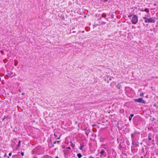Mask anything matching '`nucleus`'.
<instances>
[{
    "instance_id": "19",
    "label": "nucleus",
    "mask_w": 158,
    "mask_h": 158,
    "mask_svg": "<svg viewBox=\"0 0 158 158\" xmlns=\"http://www.w3.org/2000/svg\"><path fill=\"white\" fill-rule=\"evenodd\" d=\"M97 126V124H93V125H92V127H94V126Z\"/></svg>"
},
{
    "instance_id": "7",
    "label": "nucleus",
    "mask_w": 158,
    "mask_h": 158,
    "mask_svg": "<svg viewBox=\"0 0 158 158\" xmlns=\"http://www.w3.org/2000/svg\"><path fill=\"white\" fill-rule=\"evenodd\" d=\"M106 78H107V79L108 80V79H109V80L110 81H111V77H109L108 76H106V78H105V79H104L105 81H106Z\"/></svg>"
},
{
    "instance_id": "26",
    "label": "nucleus",
    "mask_w": 158,
    "mask_h": 158,
    "mask_svg": "<svg viewBox=\"0 0 158 158\" xmlns=\"http://www.w3.org/2000/svg\"><path fill=\"white\" fill-rule=\"evenodd\" d=\"M54 136H55V138H56L57 137V135H56L55 134H54Z\"/></svg>"
},
{
    "instance_id": "3",
    "label": "nucleus",
    "mask_w": 158,
    "mask_h": 158,
    "mask_svg": "<svg viewBox=\"0 0 158 158\" xmlns=\"http://www.w3.org/2000/svg\"><path fill=\"white\" fill-rule=\"evenodd\" d=\"M134 101L139 103H142L143 104H145L146 103V102L143 100V99L142 98H139L137 99H135L134 100Z\"/></svg>"
},
{
    "instance_id": "8",
    "label": "nucleus",
    "mask_w": 158,
    "mask_h": 158,
    "mask_svg": "<svg viewBox=\"0 0 158 158\" xmlns=\"http://www.w3.org/2000/svg\"><path fill=\"white\" fill-rule=\"evenodd\" d=\"M105 151L104 150L102 149L101 150L100 153L102 155H104Z\"/></svg>"
},
{
    "instance_id": "31",
    "label": "nucleus",
    "mask_w": 158,
    "mask_h": 158,
    "mask_svg": "<svg viewBox=\"0 0 158 158\" xmlns=\"http://www.w3.org/2000/svg\"><path fill=\"white\" fill-rule=\"evenodd\" d=\"M103 23L104 24H105L106 23L105 22H103Z\"/></svg>"
},
{
    "instance_id": "25",
    "label": "nucleus",
    "mask_w": 158,
    "mask_h": 158,
    "mask_svg": "<svg viewBox=\"0 0 158 158\" xmlns=\"http://www.w3.org/2000/svg\"><path fill=\"white\" fill-rule=\"evenodd\" d=\"M4 157H5L6 156V153H5V154L4 155Z\"/></svg>"
},
{
    "instance_id": "10",
    "label": "nucleus",
    "mask_w": 158,
    "mask_h": 158,
    "mask_svg": "<svg viewBox=\"0 0 158 158\" xmlns=\"http://www.w3.org/2000/svg\"><path fill=\"white\" fill-rule=\"evenodd\" d=\"M77 156L79 158H81L82 157V155L81 153H78L77 154Z\"/></svg>"
},
{
    "instance_id": "27",
    "label": "nucleus",
    "mask_w": 158,
    "mask_h": 158,
    "mask_svg": "<svg viewBox=\"0 0 158 158\" xmlns=\"http://www.w3.org/2000/svg\"><path fill=\"white\" fill-rule=\"evenodd\" d=\"M56 143H59L60 142V141H56Z\"/></svg>"
},
{
    "instance_id": "32",
    "label": "nucleus",
    "mask_w": 158,
    "mask_h": 158,
    "mask_svg": "<svg viewBox=\"0 0 158 158\" xmlns=\"http://www.w3.org/2000/svg\"><path fill=\"white\" fill-rule=\"evenodd\" d=\"M141 158H143V157L142 156L141 157Z\"/></svg>"
},
{
    "instance_id": "24",
    "label": "nucleus",
    "mask_w": 158,
    "mask_h": 158,
    "mask_svg": "<svg viewBox=\"0 0 158 158\" xmlns=\"http://www.w3.org/2000/svg\"><path fill=\"white\" fill-rule=\"evenodd\" d=\"M155 119L154 118H152V121H154Z\"/></svg>"
},
{
    "instance_id": "33",
    "label": "nucleus",
    "mask_w": 158,
    "mask_h": 158,
    "mask_svg": "<svg viewBox=\"0 0 158 158\" xmlns=\"http://www.w3.org/2000/svg\"><path fill=\"white\" fill-rule=\"evenodd\" d=\"M57 139H59L60 138H57Z\"/></svg>"
},
{
    "instance_id": "28",
    "label": "nucleus",
    "mask_w": 158,
    "mask_h": 158,
    "mask_svg": "<svg viewBox=\"0 0 158 158\" xmlns=\"http://www.w3.org/2000/svg\"><path fill=\"white\" fill-rule=\"evenodd\" d=\"M68 148V149H70V147H68V148Z\"/></svg>"
},
{
    "instance_id": "9",
    "label": "nucleus",
    "mask_w": 158,
    "mask_h": 158,
    "mask_svg": "<svg viewBox=\"0 0 158 158\" xmlns=\"http://www.w3.org/2000/svg\"><path fill=\"white\" fill-rule=\"evenodd\" d=\"M143 11H144L146 12L147 13H148L149 11V9L147 8L144 9Z\"/></svg>"
},
{
    "instance_id": "2",
    "label": "nucleus",
    "mask_w": 158,
    "mask_h": 158,
    "mask_svg": "<svg viewBox=\"0 0 158 158\" xmlns=\"http://www.w3.org/2000/svg\"><path fill=\"white\" fill-rule=\"evenodd\" d=\"M138 21V17L136 15H133V17L132 18L131 22L134 24H136Z\"/></svg>"
},
{
    "instance_id": "1",
    "label": "nucleus",
    "mask_w": 158,
    "mask_h": 158,
    "mask_svg": "<svg viewBox=\"0 0 158 158\" xmlns=\"http://www.w3.org/2000/svg\"><path fill=\"white\" fill-rule=\"evenodd\" d=\"M143 18L145 19L144 22L145 23H155V18H148L147 17H143Z\"/></svg>"
},
{
    "instance_id": "22",
    "label": "nucleus",
    "mask_w": 158,
    "mask_h": 158,
    "mask_svg": "<svg viewBox=\"0 0 158 158\" xmlns=\"http://www.w3.org/2000/svg\"><path fill=\"white\" fill-rule=\"evenodd\" d=\"M56 141H55L53 143V144H56Z\"/></svg>"
},
{
    "instance_id": "16",
    "label": "nucleus",
    "mask_w": 158,
    "mask_h": 158,
    "mask_svg": "<svg viewBox=\"0 0 158 158\" xmlns=\"http://www.w3.org/2000/svg\"><path fill=\"white\" fill-rule=\"evenodd\" d=\"M148 139L149 140H151L152 138H151V137L149 136V135H148Z\"/></svg>"
},
{
    "instance_id": "34",
    "label": "nucleus",
    "mask_w": 158,
    "mask_h": 158,
    "mask_svg": "<svg viewBox=\"0 0 158 158\" xmlns=\"http://www.w3.org/2000/svg\"><path fill=\"white\" fill-rule=\"evenodd\" d=\"M154 106H156V105H155V104H154Z\"/></svg>"
},
{
    "instance_id": "36",
    "label": "nucleus",
    "mask_w": 158,
    "mask_h": 158,
    "mask_svg": "<svg viewBox=\"0 0 158 158\" xmlns=\"http://www.w3.org/2000/svg\"><path fill=\"white\" fill-rule=\"evenodd\" d=\"M152 141H154V139L152 140Z\"/></svg>"
},
{
    "instance_id": "20",
    "label": "nucleus",
    "mask_w": 158,
    "mask_h": 158,
    "mask_svg": "<svg viewBox=\"0 0 158 158\" xmlns=\"http://www.w3.org/2000/svg\"><path fill=\"white\" fill-rule=\"evenodd\" d=\"M11 154H12L11 153V152H10V153H9V156H11Z\"/></svg>"
},
{
    "instance_id": "5",
    "label": "nucleus",
    "mask_w": 158,
    "mask_h": 158,
    "mask_svg": "<svg viewBox=\"0 0 158 158\" xmlns=\"http://www.w3.org/2000/svg\"><path fill=\"white\" fill-rule=\"evenodd\" d=\"M116 87L118 89H120L121 87V85L120 83H118L116 86Z\"/></svg>"
},
{
    "instance_id": "29",
    "label": "nucleus",
    "mask_w": 158,
    "mask_h": 158,
    "mask_svg": "<svg viewBox=\"0 0 158 158\" xmlns=\"http://www.w3.org/2000/svg\"><path fill=\"white\" fill-rule=\"evenodd\" d=\"M56 158H59L58 156H56Z\"/></svg>"
},
{
    "instance_id": "23",
    "label": "nucleus",
    "mask_w": 158,
    "mask_h": 158,
    "mask_svg": "<svg viewBox=\"0 0 158 158\" xmlns=\"http://www.w3.org/2000/svg\"><path fill=\"white\" fill-rule=\"evenodd\" d=\"M144 9H142L140 11H144Z\"/></svg>"
},
{
    "instance_id": "13",
    "label": "nucleus",
    "mask_w": 158,
    "mask_h": 158,
    "mask_svg": "<svg viewBox=\"0 0 158 158\" xmlns=\"http://www.w3.org/2000/svg\"><path fill=\"white\" fill-rule=\"evenodd\" d=\"M133 15H133V14H131V15H128V16L131 19V17H132V16L133 17Z\"/></svg>"
},
{
    "instance_id": "4",
    "label": "nucleus",
    "mask_w": 158,
    "mask_h": 158,
    "mask_svg": "<svg viewBox=\"0 0 158 158\" xmlns=\"http://www.w3.org/2000/svg\"><path fill=\"white\" fill-rule=\"evenodd\" d=\"M90 132V130L89 129L86 130L85 132V134L87 135V136H88V134Z\"/></svg>"
},
{
    "instance_id": "30",
    "label": "nucleus",
    "mask_w": 158,
    "mask_h": 158,
    "mask_svg": "<svg viewBox=\"0 0 158 158\" xmlns=\"http://www.w3.org/2000/svg\"><path fill=\"white\" fill-rule=\"evenodd\" d=\"M90 157L91 158H94V157H92L91 156H90Z\"/></svg>"
},
{
    "instance_id": "18",
    "label": "nucleus",
    "mask_w": 158,
    "mask_h": 158,
    "mask_svg": "<svg viewBox=\"0 0 158 158\" xmlns=\"http://www.w3.org/2000/svg\"><path fill=\"white\" fill-rule=\"evenodd\" d=\"M133 135H134V134H131V138H133Z\"/></svg>"
},
{
    "instance_id": "21",
    "label": "nucleus",
    "mask_w": 158,
    "mask_h": 158,
    "mask_svg": "<svg viewBox=\"0 0 158 158\" xmlns=\"http://www.w3.org/2000/svg\"><path fill=\"white\" fill-rule=\"evenodd\" d=\"M142 151L143 152H144V148H143V147H142Z\"/></svg>"
},
{
    "instance_id": "11",
    "label": "nucleus",
    "mask_w": 158,
    "mask_h": 158,
    "mask_svg": "<svg viewBox=\"0 0 158 158\" xmlns=\"http://www.w3.org/2000/svg\"><path fill=\"white\" fill-rule=\"evenodd\" d=\"M102 16L104 18L106 17V14L104 13H103L102 15Z\"/></svg>"
},
{
    "instance_id": "14",
    "label": "nucleus",
    "mask_w": 158,
    "mask_h": 158,
    "mask_svg": "<svg viewBox=\"0 0 158 158\" xmlns=\"http://www.w3.org/2000/svg\"><path fill=\"white\" fill-rule=\"evenodd\" d=\"M114 15H113V14H111V18L112 19H114Z\"/></svg>"
},
{
    "instance_id": "37",
    "label": "nucleus",
    "mask_w": 158,
    "mask_h": 158,
    "mask_svg": "<svg viewBox=\"0 0 158 158\" xmlns=\"http://www.w3.org/2000/svg\"><path fill=\"white\" fill-rule=\"evenodd\" d=\"M157 108H158V106H157Z\"/></svg>"
},
{
    "instance_id": "17",
    "label": "nucleus",
    "mask_w": 158,
    "mask_h": 158,
    "mask_svg": "<svg viewBox=\"0 0 158 158\" xmlns=\"http://www.w3.org/2000/svg\"><path fill=\"white\" fill-rule=\"evenodd\" d=\"M21 155H22V156H23L24 155V153L23 152H21Z\"/></svg>"
},
{
    "instance_id": "12",
    "label": "nucleus",
    "mask_w": 158,
    "mask_h": 158,
    "mask_svg": "<svg viewBox=\"0 0 158 158\" xmlns=\"http://www.w3.org/2000/svg\"><path fill=\"white\" fill-rule=\"evenodd\" d=\"M21 142V141L20 140H19V141L18 143V145H17V146L18 147H19L20 146V144Z\"/></svg>"
},
{
    "instance_id": "35",
    "label": "nucleus",
    "mask_w": 158,
    "mask_h": 158,
    "mask_svg": "<svg viewBox=\"0 0 158 158\" xmlns=\"http://www.w3.org/2000/svg\"><path fill=\"white\" fill-rule=\"evenodd\" d=\"M140 144L142 145V143H140Z\"/></svg>"
},
{
    "instance_id": "15",
    "label": "nucleus",
    "mask_w": 158,
    "mask_h": 158,
    "mask_svg": "<svg viewBox=\"0 0 158 158\" xmlns=\"http://www.w3.org/2000/svg\"><path fill=\"white\" fill-rule=\"evenodd\" d=\"M143 94H144L143 93H142L140 94V96L143 97Z\"/></svg>"
},
{
    "instance_id": "6",
    "label": "nucleus",
    "mask_w": 158,
    "mask_h": 158,
    "mask_svg": "<svg viewBox=\"0 0 158 158\" xmlns=\"http://www.w3.org/2000/svg\"><path fill=\"white\" fill-rule=\"evenodd\" d=\"M134 114H131L130 115V116L129 117V121H131V120L132 118L133 117Z\"/></svg>"
}]
</instances>
